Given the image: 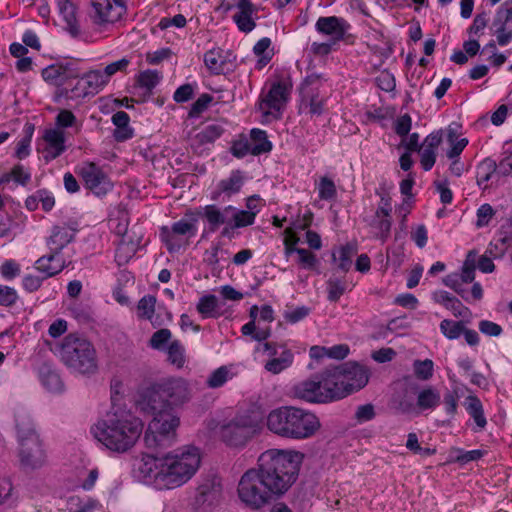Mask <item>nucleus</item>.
<instances>
[{
  "mask_svg": "<svg viewBox=\"0 0 512 512\" xmlns=\"http://www.w3.org/2000/svg\"><path fill=\"white\" fill-rule=\"evenodd\" d=\"M304 455L292 449H268L262 452L257 466L240 478L237 493L240 501L252 510H260L282 496L296 481Z\"/></svg>",
  "mask_w": 512,
  "mask_h": 512,
  "instance_id": "obj_1",
  "label": "nucleus"
},
{
  "mask_svg": "<svg viewBox=\"0 0 512 512\" xmlns=\"http://www.w3.org/2000/svg\"><path fill=\"white\" fill-rule=\"evenodd\" d=\"M201 451L186 445L162 456L143 455L137 465L138 477L159 489H174L187 483L198 471Z\"/></svg>",
  "mask_w": 512,
  "mask_h": 512,
  "instance_id": "obj_2",
  "label": "nucleus"
},
{
  "mask_svg": "<svg viewBox=\"0 0 512 512\" xmlns=\"http://www.w3.org/2000/svg\"><path fill=\"white\" fill-rule=\"evenodd\" d=\"M143 422L132 412L113 410L91 427L94 438L106 449L115 453H126L139 440Z\"/></svg>",
  "mask_w": 512,
  "mask_h": 512,
  "instance_id": "obj_3",
  "label": "nucleus"
},
{
  "mask_svg": "<svg viewBox=\"0 0 512 512\" xmlns=\"http://www.w3.org/2000/svg\"><path fill=\"white\" fill-rule=\"evenodd\" d=\"M266 426L273 434L292 440L313 437L321 427L319 418L312 412L293 406H282L270 411Z\"/></svg>",
  "mask_w": 512,
  "mask_h": 512,
  "instance_id": "obj_4",
  "label": "nucleus"
},
{
  "mask_svg": "<svg viewBox=\"0 0 512 512\" xmlns=\"http://www.w3.org/2000/svg\"><path fill=\"white\" fill-rule=\"evenodd\" d=\"M138 404L142 412L152 417L144 436L146 446L150 449H164L175 444L180 426V416L176 410L169 405L152 403L142 398Z\"/></svg>",
  "mask_w": 512,
  "mask_h": 512,
  "instance_id": "obj_5",
  "label": "nucleus"
},
{
  "mask_svg": "<svg viewBox=\"0 0 512 512\" xmlns=\"http://www.w3.org/2000/svg\"><path fill=\"white\" fill-rule=\"evenodd\" d=\"M59 356L74 374L91 375L98 369L96 350L85 338L73 334L66 336L59 347Z\"/></svg>",
  "mask_w": 512,
  "mask_h": 512,
  "instance_id": "obj_6",
  "label": "nucleus"
},
{
  "mask_svg": "<svg viewBox=\"0 0 512 512\" xmlns=\"http://www.w3.org/2000/svg\"><path fill=\"white\" fill-rule=\"evenodd\" d=\"M141 398L176 409L190 401L191 387L182 377H169L152 385L143 392Z\"/></svg>",
  "mask_w": 512,
  "mask_h": 512,
  "instance_id": "obj_7",
  "label": "nucleus"
},
{
  "mask_svg": "<svg viewBox=\"0 0 512 512\" xmlns=\"http://www.w3.org/2000/svg\"><path fill=\"white\" fill-rule=\"evenodd\" d=\"M16 429L22 466L26 469L42 467L46 462V455L34 430L31 418L25 415L18 416L16 418Z\"/></svg>",
  "mask_w": 512,
  "mask_h": 512,
  "instance_id": "obj_8",
  "label": "nucleus"
},
{
  "mask_svg": "<svg viewBox=\"0 0 512 512\" xmlns=\"http://www.w3.org/2000/svg\"><path fill=\"white\" fill-rule=\"evenodd\" d=\"M259 421L250 413H238L223 421L217 430L219 439L229 447L242 448L260 432Z\"/></svg>",
  "mask_w": 512,
  "mask_h": 512,
  "instance_id": "obj_9",
  "label": "nucleus"
},
{
  "mask_svg": "<svg viewBox=\"0 0 512 512\" xmlns=\"http://www.w3.org/2000/svg\"><path fill=\"white\" fill-rule=\"evenodd\" d=\"M198 221L195 214L187 213L170 227H161L160 238L170 253L178 252L190 244V240L197 234Z\"/></svg>",
  "mask_w": 512,
  "mask_h": 512,
  "instance_id": "obj_10",
  "label": "nucleus"
},
{
  "mask_svg": "<svg viewBox=\"0 0 512 512\" xmlns=\"http://www.w3.org/2000/svg\"><path fill=\"white\" fill-rule=\"evenodd\" d=\"M323 78L316 73L308 74L300 85V110L310 116H320L324 112L327 96L323 92Z\"/></svg>",
  "mask_w": 512,
  "mask_h": 512,
  "instance_id": "obj_11",
  "label": "nucleus"
},
{
  "mask_svg": "<svg viewBox=\"0 0 512 512\" xmlns=\"http://www.w3.org/2000/svg\"><path fill=\"white\" fill-rule=\"evenodd\" d=\"M91 19L100 29H107L122 19L126 6L122 0H91Z\"/></svg>",
  "mask_w": 512,
  "mask_h": 512,
  "instance_id": "obj_12",
  "label": "nucleus"
},
{
  "mask_svg": "<svg viewBox=\"0 0 512 512\" xmlns=\"http://www.w3.org/2000/svg\"><path fill=\"white\" fill-rule=\"evenodd\" d=\"M77 172L82 178L85 187L97 196L106 195L113 188V183L107 173L93 162H84Z\"/></svg>",
  "mask_w": 512,
  "mask_h": 512,
  "instance_id": "obj_13",
  "label": "nucleus"
},
{
  "mask_svg": "<svg viewBox=\"0 0 512 512\" xmlns=\"http://www.w3.org/2000/svg\"><path fill=\"white\" fill-rule=\"evenodd\" d=\"M222 6L227 11L235 10L232 18L241 32L249 33L256 27L258 8L251 0H224Z\"/></svg>",
  "mask_w": 512,
  "mask_h": 512,
  "instance_id": "obj_14",
  "label": "nucleus"
},
{
  "mask_svg": "<svg viewBox=\"0 0 512 512\" xmlns=\"http://www.w3.org/2000/svg\"><path fill=\"white\" fill-rule=\"evenodd\" d=\"M222 484L216 477L204 480L197 488L195 507L200 512H210L222 502Z\"/></svg>",
  "mask_w": 512,
  "mask_h": 512,
  "instance_id": "obj_15",
  "label": "nucleus"
},
{
  "mask_svg": "<svg viewBox=\"0 0 512 512\" xmlns=\"http://www.w3.org/2000/svg\"><path fill=\"white\" fill-rule=\"evenodd\" d=\"M109 83L103 70H91L84 74L71 89L69 98H84L89 95H95Z\"/></svg>",
  "mask_w": 512,
  "mask_h": 512,
  "instance_id": "obj_16",
  "label": "nucleus"
},
{
  "mask_svg": "<svg viewBox=\"0 0 512 512\" xmlns=\"http://www.w3.org/2000/svg\"><path fill=\"white\" fill-rule=\"evenodd\" d=\"M290 94L289 88L284 83H275L271 86L269 92L259 103V109L265 116L278 118L281 110L285 106Z\"/></svg>",
  "mask_w": 512,
  "mask_h": 512,
  "instance_id": "obj_17",
  "label": "nucleus"
},
{
  "mask_svg": "<svg viewBox=\"0 0 512 512\" xmlns=\"http://www.w3.org/2000/svg\"><path fill=\"white\" fill-rule=\"evenodd\" d=\"M391 199L387 196H381L375 215L370 222L376 238L386 241L391 230Z\"/></svg>",
  "mask_w": 512,
  "mask_h": 512,
  "instance_id": "obj_18",
  "label": "nucleus"
},
{
  "mask_svg": "<svg viewBox=\"0 0 512 512\" xmlns=\"http://www.w3.org/2000/svg\"><path fill=\"white\" fill-rule=\"evenodd\" d=\"M341 372L344 385L351 394L363 388L369 380L368 370L357 363H345L337 366Z\"/></svg>",
  "mask_w": 512,
  "mask_h": 512,
  "instance_id": "obj_19",
  "label": "nucleus"
},
{
  "mask_svg": "<svg viewBox=\"0 0 512 512\" xmlns=\"http://www.w3.org/2000/svg\"><path fill=\"white\" fill-rule=\"evenodd\" d=\"M323 393L328 394L329 402L336 401L346 397L348 391L344 385V381L341 378V372L337 366L326 369L321 375H319Z\"/></svg>",
  "mask_w": 512,
  "mask_h": 512,
  "instance_id": "obj_20",
  "label": "nucleus"
},
{
  "mask_svg": "<svg viewBox=\"0 0 512 512\" xmlns=\"http://www.w3.org/2000/svg\"><path fill=\"white\" fill-rule=\"evenodd\" d=\"M294 397L310 403H328L330 396L323 393L319 376L305 380L293 388Z\"/></svg>",
  "mask_w": 512,
  "mask_h": 512,
  "instance_id": "obj_21",
  "label": "nucleus"
},
{
  "mask_svg": "<svg viewBox=\"0 0 512 512\" xmlns=\"http://www.w3.org/2000/svg\"><path fill=\"white\" fill-rule=\"evenodd\" d=\"M315 29L318 33L327 36L328 40L338 43L343 40L349 24L336 16L319 17L315 23Z\"/></svg>",
  "mask_w": 512,
  "mask_h": 512,
  "instance_id": "obj_22",
  "label": "nucleus"
},
{
  "mask_svg": "<svg viewBox=\"0 0 512 512\" xmlns=\"http://www.w3.org/2000/svg\"><path fill=\"white\" fill-rule=\"evenodd\" d=\"M41 151L46 162L59 157L65 150V133L59 128H49L44 131Z\"/></svg>",
  "mask_w": 512,
  "mask_h": 512,
  "instance_id": "obj_23",
  "label": "nucleus"
},
{
  "mask_svg": "<svg viewBox=\"0 0 512 512\" xmlns=\"http://www.w3.org/2000/svg\"><path fill=\"white\" fill-rule=\"evenodd\" d=\"M78 75L79 70L70 62L53 64L42 70L43 79L57 87L65 85L69 79L76 78Z\"/></svg>",
  "mask_w": 512,
  "mask_h": 512,
  "instance_id": "obj_24",
  "label": "nucleus"
},
{
  "mask_svg": "<svg viewBox=\"0 0 512 512\" xmlns=\"http://www.w3.org/2000/svg\"><path fill=\"white\" fill-rule=\"evenodd\" d=\"M442 143L441 131L430 133L417 150L420 154V164L425 171L432 169L436 162L437 151Z\"/></svg>",
  "mask_w": 512,
  "mask_h": 512,
  "instance_id": "obj_25",
  "label": "nucleus"
},
{
  "mask_svg": "<svg viewBox=\"0 0 512 512\" xmlns=\"http://www.w3.org/2000/svg\"><path fill=\"white\" fill-rule=\"evenodd\" d=\"M76 230L69 225H56L47 239L50 252L60 253L75 237Z\"/></svg>",
  "mask_w": 512,
  "mask_h": 512,
  "instance_id": "obj_26",
  "label": "nucleus"
},
{
  "mask_svg": "<svg viewBox=\"0 0 512 512\" xmlns=\"http://www.w3.org/2000/svg\"><path fill=\"white\" fill-rule=\"evenodd\" d=\"M64 267L65 260L57 252H50L49 255L40 257L35 263V268L44 274V278L60 273Z\"/></svg>",
  "mask_w": 512,
  "mask_h": 512,
  "instance_id": "obj_27",
  "label": "nucleus"
},
{
  "mask_svg": "<svg viewBox=\"0 0 512 512\" xmlns=\"http://www.w3.org/2000/svg\"><path fill=\"white\" fill-rule=\"evenodd\" d=\"M281 348L282 350L279 356L269 359L264 365L265 370L274 375L280 374L284 370L288 369L294 361L292 351L285 347Z\"/></svg>",
  "mask_w": 512,
  "mask_h": 512,
  "instance_id": "obj_28",
  "label": "nucleus"
},
{
  "mask_svg": "<svg viewBox=\"0 0 512 512\" xmlns=\"http://www.w3.org/2000/svg\"><path fill=\"white\" fill-rule=\"evenodd\" d=\"M223 128L219 124H211L199 131L191 140V146L199 149L204 145L213 143L222 133Z\"/></svg>",
  "mask_w": 512,
  "mask_h": 512,
  "instance_id": "obj_29",
  "label": "nucleus"
},
{
  "mask_svg": "<svg viewBox=\"0 0 512 512\" xmlns=\"http://www.w3.org/2000/svg\"><path fill=\"white\" fill-rule=\"evenodd\" d=\"M233 211V206H226L223 210L215 205H207L204 208V216L210 224V230L215 231L220 225L229 223V213Z\"/></svg>",
  "mask_w": 512,
  "mask_h": 512,
  "instance_id": "obj_30",
  "label": "nucleus"
},
{
  "mask_svg": "<svg viewBox=\"0 0 512 512\" xmlns=\"http://www.w3.org/2000/svg\"><path fill=\"white\" fill-rule=\"evenodd\" d=\"M163 75L158 70L147 69L136 76V85L144 91L145 95H151L153 89L161 82Z\"/></svg>",
  "mask_w": 512,
  "mask_h": 512,
  "instance_id": "obj_31",
  "label": "nucleus"
},
{
  "mask_svg": "<svg viewBox=\"0 0 512 512\" xmlns=\"http://www.w3.org/2000/svg\"><path fill=\"white\" fill-rule=\"evenodd\" d=\"M433 300L453 312L457 316H463L464 311L468 308L463 306L461 301L444 290L435 291L432 296Z\"/></svg>",
  "mask_w": 512,
  "mask_h": 512,
  "instance_id": "obj_32",
  "label": "nucleus"
},
{
  "mask_svg": "<svg viewBox=\"0 0 512 512\" xmlns=\"http://www.w3.org/2000/svg\"><path fill=\"white\" fill-rule=\"evenodd\" d=\"M464 407L473 418L477 428L479 430L484 429L487 424V420L484 415V409L480 399L475 395H468L464 401Z\"/></svg>",
  "mask_w": 512,
  "mask_h": 512,
  "instance_id": "obj_33",
  "label": "nucleus"
},
{
  "mask_svg": "<svg viewBox=\"0 0 512 512\" xmlns=\"http://www.w3.org/2000/svg\"><path fill=\"white\" fill-rule=\"evenodd\" d=\"M355 254V246L352 244H346L332 252V260L339 270L347 272L352 265V257Z\"/></svg>",
  "mask_w": 512,
  "mask_h": 512,
  "instance_id": "obj_34",
  "label": "nucleus"
},
{
  "mask_svg": "<svg viewBox=\"0 0 512 512\" xmlns=\"http://www.w3.org/2000/svg\"><path fill=\"white\" fill-rule=\"evenodd\" d=\"M440 393L433 387H426L417 394L416 405L419 410H433L440 404Z\"/></svg>",
  "mask_w": 512,
  "mask_h": 512,
  "instance_id": "obj_35",
  "label": "nucleus"
},
{
  "mask_svg": "<svg viewBox=\"0 0 512 512\" xmlns=\"http://www.w3.org/2000/svg\"><path fill=\"white\" fill-rule=\"evenodd\" d=\"M250 144L252 155H260L271 151L272 144L268 140L267 133L264 130L254 128L250 132Z\"/></svg>",
  "mask_w": 512,
  "mask_h": 512,
  "instance_id": "obj_36",
  "label": "nucleus"
},
{
  "mask_svg": "<svg viewBox=\"0 0 512 512\" xmlns=\"http://www.w3.org/2000/svg\"><path fill=\"white\" fill-rule=\"evenodd\" d=\"M512 22V0H506L497 10L493 19L491 30L502 31L508 23Z\"/></svg>",
  "mask_w": 512,
  "mask_h": 512,
  "instance_id": "obj_37",
  "label": "nucleus"
},
{
  "mask_svg": "<svg viewBox=\"0 0 512 512\" xmlns=\"http://www.w3.org/2000/svg\"><path fill=\"white\" fill-rule=\"evenodd\" d=\"M170 364L180 369L186 363L185 348L179 340H173L165 349Z\"/></svg>",
  "mask_w": 512,
  "mask_h": 512,
  "instance_id": "obj_38",
  "label": "nucleus"
},
{
  "mask_svg": "<svg viewBox=\"0 0 512 512\" xmlns=\"http://www.w3.org/2000/svg\"><path fill=\"white\" fill-rule=\"evenodd\" d=\"M256 211L238 210L233 207V211L229 213V221L232 222L231 228L237 229L250 226L254 223Z\"/></svg>",
  "mask_w": 512,
  "mask_h": 512,
  "instance_id": "obj_39",
  "label": "nucleus"
},
{
  "mask_svg": "<svg viewBox=\"0 0 512 512\" xmlns=\"http://www.w3.org/2000/svg\"><path fill=\"white\" fill-rule=\"evenodd\" d=\"M156 297L153 295L143 296L137 303L136 313L139 319L149 320L153 323L152 319L155 312Z\"/></svg>",
  "mask_w": 512,
  "mask_h": 512,
  "instance_id": "obj_40",
  "label": "nucleus"
},
{
  "mask_svg": "<svg viewBox=\"0 0 512 512\" xmlns=\"http://www.w3.org/2000/svg\"><path fill=\"white\" fill-rule=\"evenodd\" d=\"M243 185V178L239 171H234L226 179H223L218 184L220 192L227 195L237 193Z\"/></svg>",
  "mask_w": 512,
  "mask_h": 512,
  "instance_id": "obj_41",
  "label": "nucleus"
},
{
  "mask_svg": "<svg viewBox=\"0 0 512 512\" xmlns=\"http://www.w3.org/2000/svg\"><path fill=\"white\" fill-rule=\"evenodd\" d=\"M348 284L345 279L330 277L327 281V298L331 302H337L346 292Z\"/></svg>",
  "mask_w": 512,
  "mask_h": 512,
  "instance_id": "obj_42",
  "label": "nucleus"
},
{
  "mask_svg": "<svg viewBox=\"0 0 512 512\" xmlns=\"http://www.w3.org/2000/svg\"><path fill=\"white\" fill-rule=\"evenodd\" d=\"M496 171V163L494 160L486 158L477 166V184L487 187V182L491 179L492 175Z\"/></svg>",
  "mask_w": 512,
  "mask_h": 512,
  "instance_id": "obj_43",
  "label": "nucleus"
},
{
  "mask_svg": "<svg viewBox=\"0 0 512 512\" xmlns=\"http://www.w3.org/2000/svg\"><path fill=\"white\" fill-rule=\"evenodd\" d=\"M233 376L234 374L232 373L231 368L221 366L210 374L206 383L210 388H218L223 386L228 380L232 379Z\"/></svg>",
  "mask_w": 512,
  "mask_h": 512,
  "instance_id": "obj_44",
  "label": "nucleus"
},
{
  "mask_svg": "<svg viewBox=\"0 0 512 512\" xmlns=\"http://www.w3.org/2000/svg\"><path fill=\"white\" fill-rule=\"evenodd\" d=\"M271 45L270 38L264 37L260 39L253 47V51L255 55L259 56V60L257 62V68L262 69L268 62L271 60V54L269 51V47Z\"/></svg>",
  "mask_w": 512,
  "mask_h": 512,
  "instance_id": "obj_45",
  "label": "nucleus"
},
{
  "mask_svg": "<svg viewBox=\"0 0 512 512\" xmlns=\"http://www.w3.org/2000/svg\"><path fill=\"white\" fill-rule=\"evenodd\" d=\"M218 308V301L215 295H205L199 299L197 311L204 317H214Z\"/></svg>",
  "mask_w": 512,
  "mask_h": 512,
  "instance_id": "obj_46",
  "label": "nucleus"
},
{
  "mask_svg": "<svg viewBox=\"0 0 512 512\" xmlns=\"http://www.w3.org/2000/svg\"><path fill=\"white\" fill-rule=\"evenodd\" d=\"M204 63L211 72L218 74L222 72L225 60L221 51L212 49L205 53Z\"/></svg>",
  "mask_w": 512,
  "mask_h": 512,
  "instance_id": "obj_47",
  "label": "nucleus"
},
{
  "mask_svg": "<svg viewBox=\"0 0 512 512\" xmlns=\"http://www.w3.org/2000/svg\"><path fill=\"white\" fill-rule=\"evenodd\" d=\"M441 333L448 339L454 340L462 335L464 323L462 321H453L444 319L440 323Z\"/></svg>",
  "mask_w": 512,
  "mask_h": 512,
  "instance_id": "obj_48",
  "label": "nucleus"
},
{
  "mask_svg": "<svg viewBox=\"0 0 512 512\" xmlns=\"http://www.w3.org/2000/svg\"><path fill=\"white\" fill-rule=\"evenodd\" d=\"M448 142L450 143V149H448L446 155L449 159H459L460 154L468 144L467 138L457 139L456 134L453 130L448 131Z\"/></svg>",
  "mask_w": 512,
  "mask_h": 512,
  "instance_id": "obj_49",
  "label": "nucleus"
},
{
  "mask_svg": "<svg viewBox=\"0 0 512 512\" xmlns=\"http://www.w3.org/2000/svg\"><path fill=\"white\" fill-rule=\"evenodd\" d=\"M476 254L470 251L463 263L461 272L458 273L462 283H471L475 278Z\"/></svg>",
  "mask_w": 512,
  "mask_h": 512,
  "instance_id": "obj_50",
  "label": "nucleus"
},
{
  "mask_svg": "<svg viewBox=\"0 0 512 512\" xmlns=\"http://www.w3.org/2000/svg\"><path fill=\"white\" fill-rule=\"evenodd\" d=\"M136 248L132 243L122 239L115 252V260L118 265L126 264L135 254Z\"/></svg>",
  "mask_w": 512,
  "mask_h": 512,
  "instance_id": "obj_51",
  "label": "nucleus"
},
{
  "mask_svg": "<svg viewBox=\"0 0 512 512\" xmlns=\"http://www.w3.org/2000/svg\"><path fill=\"white\" fill-rule=\"evenodd\" d=\"M172 334L169 329L163 328L155 333L150 338L149 344L155 350H165L171 342Z\"/></svg>",
  "mask_w": 512,
  "mask_h": 512,
  "instance_id": "obj_52",
  "label": "nucleus"
},
{
  "mask_svg": "<svg viewBox=\"0 0 512 512\" xmlns=\"http://www.w3.org/2000/svg\"><path fill=\"white\" fill-rule=\"evenodd\" d=\"M130 64H131V58L123 57L117 61H114V62L106 65L105 68L103 69V72L106 75L107 79L110 81V78L117 73L126 74L128 72V67L130 66Z\"/></svg>",
  "mask_w": 512,
  "mask_h": 512,
  "instance_id": "obj_53",
  "label": "nucleus"
},
{
  "mask_svg": "<svg viewBox=\"0 0 512 512\" xmlns=\"http://www.w3.org/2000/svg\"><path fill=\"white\" fill-rule=\"evenodd\" d=\"M317 188L319 198L322 200H332L336 197L337 190L335 183L328 177H322Z\"/></svg>",
  "mask_w": 512,
  "mask_h": 512,
  "instance_id": "obj_54",
  "label": "nucleus"
},
{
  "mask_svg": "<svg viewBox=\"0 0 512 512\" xmlns=\"http://www.w3.org/2000/svg\"><path fill=\"white\" fill-rule=\"evenodd\" d=\"M433 367V361L430 359L416 360L413 363L415 375L421 380H428L433 376Z\"/></svg>",
  "mask_w": 512,
  "mask_h": 512,
  "instance_id": "obj_55",
  "label": "nucleus"
},
{
  "mask_svg": "<svg viewBox=\"0 0 512 512\" xmlns=\"http://www.w3.org/2000/svg\"><path fill=\"white\" fill-rule=\"evenodd\" d=\"M20 272V264L12 259L5 260L0 266V275L5 280H13L20 275Z\"/></svg>",
  "mask_w": 512,
  "mask_h": 512,
  "instance_id": "obj_56",
  "label": "nucleus"
},
{
  "mask_svg": "<svg viewBox=\"0 0 512 512\" xmlns=\"http://www.w3.org/2000/svg\"><path fill=\"white\" fill-rule=\"evenodd\" d=\"M297 262L302 268L309 270L314 269L318 265L316 255L304 248L297 250Z\"/></svg>",
  "mask_w": 512,
  "mask_h": 512,
  "instance_id": "obj_57",
  "label": "nucleus"
},
{
  "mask_svg": "<svg viewBox=\"0 0 512 512\" xmlns=\"http://www.w3.org/2000/svg\"><path fill=\"white\" fill-rule=\"evenodd\" d=\"M212 101L213 97L210 94H201L193 103L189 111V116L192 118L199 117L209 107Z\"/></svg>",
  "mask_w": 512,
  "mask_h": 512,
  "instance_id": "obj_58",
  "label": "nucleus"
},
{
  "mask_svg": "<svg viewBox=\"0 0 512 512\" xmlns=\"http://www.w3.org/2000/svg\"><path fill=\"white\" fill-rule=\"evenodd\" d=\"M375 82L377 86L386 92H391L396 87L395 77L387 70H383L376 77Z\"/></svg>",
  "mask_w": 512,
  "mask_h": 512,
  "instance_id": "obj_59",
  "label": "nucleus"
},
{
  "mask_svg": "<svg viewBox=\"0 0 512 512\" xmlns=\"http://www.w3.org/2000/svg\"><path fill=\"white\" fill-rule=\"evenodd\" d=\"M231 153L237 158H243L249 153L252 154L250 140L246 137H241L234 141L231 147Z\"/></svg>",
  "mask_w": 512,
  "mask_h": 512,
  "instance_id": "obj_60",
  "label": "nucleus"
},
{
  "mask_svg": "<svg viewBox=\"0 0 512 512\" xmlns=\"http://www.w3.org/2000/svg\"><path fill=\"white\" fill-rule=\"evenodd\" d=\"M18 300L17 291L9 286L0 284V305L9 307L14 305Z\"/></svg>",
  "mask_w": 512,
  "mask_h": 512,
  "instance_id": "obj_61",
  "label": "nucleus"
},
{
  "mask_svg": "<svg viewBox=\"0 0 512 512\" xmlns=\"http://www.w3.org/2000/svg\"><path fill=\"white\" fill-rule=\"evenodd\" d=\"M443 283L445 286L453 289L456 293H458L464 300L468 301V297L466 296L465 291L461 288L462 282L458 273H451L446 275L443 278Z\"/></svg>",
  "mask_w": 512,
  "mask_h": 512,
  "instance_id": "obj_62",
  "label": "nucleus"
},
{
  "mask_svg": "<svg viewBox=\"0 0 512 512\" xmlns=\"http://www.w3.org/2000/svg\"><path fill=\"white\" fill-rule=\"evenodd\" d=\"M494 215V210L490 204H483L477 210V227L488 225Z\"/></svg>",
  "mask_w": 512,
  "mask_h": 512,
  "instance_id": "obj_63",
  "label": "nucleus"
},
{
  "mask_svg": "<svg viewBox=\"0 0 512 512\" xmlns=\"http://www.w3.org/2000/svg\"><path fill=\"white\" fill-rule=\"evenodd\" d=\"M309 308L305 306L296 307L294 309L286 310L284 313V319L292 324H295L303 320L309 314Z\"/></svg>",
  "mask_w": 512,
  "mask_h": 512,
  "instance_id": "obj_64",
  "label": "nucleus"
}]
</instances>
